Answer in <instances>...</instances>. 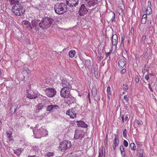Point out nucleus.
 <instances>
[{
	"mask_svg": "<svg viewBox=\"0 0 157 157\" xmlns=\"http://www.w3.org/2000/svg\"><path fill=\"white\" fill-rule=\"evenodd\" d=\"M54 20L49 17H47L43 19L40 21L38 19H34L32 21L33 25H34L33 30L34 33H37L39 30V28L42 29H46L50 27L53 23Z\"/></svg>",
	"mask_w": 157,
	"mask_h": 157,
	"instance_id": "1",
	"label": "nucleus"
},
{
	"mask_svg": "<svg viewBox=\"0 0 157 157\" xmlns=\"http://www.w3.org/2000/svg\"><path fill=\"white\" fill-rule=\"evenodd\" d=\"M12 11L16 16H21L23 14L25 9L22 4L19 2L18 1H16V3L12 6Z\"/></svg>",
	"mask_w": 157,
	"mask_h": 157,
	"instance_id": "2",
	"label": "nucleus"
},
{
	"mask_svg": "<svg viewBox=\"0 0 157 157\" xmlns=\"http://www.w3.org/2000/svg\"><path fill=\"white\" fill-rule=\"evenodd\" d=\"M54 9L56 13L58 14H64L67 10V5L63 3L56 4Z\"/></svg>",
	"mask_w": 157,
	"mask_h": 157,
	"instance_id": "3",
	"label": "nucleus"
},
{
	"mask_svg": "<svg viewBox=\"0 0 157 157\" xmlns=\"http://www.w3.org/2000/svg\"><path fill=\"white\" fill-rule=\"evenodd\" d=\"M35 129L33 130L34 134L36 132V135L37 136V138H40L41 137L45 136L48 134V132L46 129L41 128L37 130L38 128L36 126L35 128Z\"/></svg>",
	"mask_w": 157,
	"mask_h": 157,
	"instance_id": "4",
	"label": "nucleus"
},
{
	"mask_svg": "<svg viewBox=\"0 0 157 157\" xmlns=\"http://www.w3.org/2000/svg\"><path fill=\"white\" fill-rule=\"evenodd\" d=\"M71 144L70 141L64 140L60 143L59 147V150L62 151H64L67 148L71 147Z\"/></svg>",
	"mask_w": 157,
	"mask_h": 157,
	"instance_id": "5",
	"label": "nucleus"
},
{
	"mask_svg": "<svg viewBox=\"0 0 157 157\" xmlns=\"http://www.w3.org/2000/svg\"><path fill=\"white\" fill-rule=\"evenodd\" d=\"M71 89L67 88L65 87H63L61 90L60 95L62 97L65 98H74L70 93Z\"/></svg>",
	"mask_w": 157,
	"mask_h": 157,
	"instance_id": "6",
	"label": "nucleus"
},
{
	"mask_svg": "<svg viewBox=\"0 0 157 157\" xmlns=\"http://www.w3.org/2000/svg\"><path fill=\"white\" fill-rule=\"evenodd\" d=\"M27 98H41L42 95L39 94H36L32 90H27L26 92Z\"/></svg>",
	"mask_w": 157,
	"mask_h": 157,
	"instance_id": "7",
	"label": "nucleus"
},
{
	"mask_svg": "<svg viewBox=\"0 0 157 157\" xmlns=\"http://www.w3.org/2000/svg\"><path fill=\"white\" fill-rule=\"evenodd\" d=\"M33 20H32L31 21V24L29 21H22V24L25 25H26L25 27L27 29H29V30L31 31H33V33H34L35 31L33 30V26L34 25H33Z\"/></svg>",
	"mask_w": 157,
	"mask_h": 157,
	"instance_id": "8",
	"label": "nucleus"
},
{
	"mask_svg": "<svg viewBox=\"0 0 157 157\" xmlns=\"http://www.w3.org/2000/svg\"><path fill=\"white\" fill-rule=\"evenodd\" d=\"M45 92L46 95L50 98L53 97L56 94V92L55 89L53 88L46 89Z\"/></svg>",
	"mask_w": 157,
	"mask_h": 157,
	"instance_id": "9",
	"label": "nucleus"
},
{
	"mask_svg": "<svg viewBox=\"0 0 157 157\" xmlns=\"http://www.w3.org/2000/svg\"><path fill=\"white\" fill-rule=\"evenodd\" d=\"M88 10L84 4L81 5L79 8L78 14L80 16H83L87 14Z\"/></svg>",
	"mask_w": 157,
	"mask_h": 157,
	"instance_id": "10",
	"label": "nucleus"
},
{
	"mask_svg": "<svg viewBox=\"0 0 157 157\" xmlns=\"http://www.w3.org/2000/svg\"><path fill=\"white\" fill-rule=\"evenodd\" d=\"M66 4L70 6L73 7L77 6L79 0H66Z\"/></svg>",
	"mask_w": 157,
	"mask_h": 157,
	"instance_id": "11",
	"label": "nucleus"
},
{
	"mask_svg": "<svg viewBox=\"0 0 157 157\" xmlns=\"http://www.w3.org/2000/svg\"><path fill=\"white\" fill-rule=\"evenodd\" d=\"M86 2V6L88 7L94 6L95 5L98 4V0H85Z\"/></svg>",
	"mask_w": 157,
	"mask_h": 157,
	"instance_id": "12",
	"label": "nucleus"
},
{
	"mask_svg": "<svg viewBox=\"0 0 157 157\" xmlns=\"http://www.w3.org/2000/svg\"><path fill=\"white\" fill-rule=\"evenodd\" d=\"M66 114L69 115L71 117L74 118L76 116L75 108L71 109L67 111Z\"/></svg>",
	"mask_w": 157,
	"mask_h": 157,
	"instance_id": "13",
	"label": "nucleus"
},
{
	"mask_svg": "<svg viewBox=\"0 0 157 157\" xmlns=\"http://www.w3.org/2000/svg\"><path fill=\"white\" fill-rule=\"evenodd\" d=\"M61 83L63 87H65L69 89H71L72 88V86L71 84L66 79H63Z\"/></svg>",
	"mask_w": 157,
	"mask_h": 157,
	"instance_id": "14",
	"label": "nucleus"
},
{
	"mask_svg": "<svg viewBox=\"0 0 157 157\" xmlns=\"http://www.w3.org/2000/svg\"><path fill=\"white\" fill-rule=\"evenodd\" d=\"M81 133L82 132H81L76 130L75 131V134L74 136V138L76 139H78L80 138H83L84 135L83 134H82Z\"/></svg>",
	"mask_w": 157,
	"mask_h": 157,
	"instance_id": "15",
	"label": "nucleus"
},
{
	"mask_svg": "<svg viewBox=\"0 0 157 157\" xmlns=\"http://www.w3.org/2000/svg\"><path fill=\"white\" fill-rule=\"evenodd\" d=\"M126 65L125 59H121L118 62V65L120 68H123Z\"/></svg>",
	"mask_w": 157,
	"mask_h": 157,
	"instance_id": "16",
	"label": "nucleus"
},
{
	"mask_svg": "<svg viewBox=\"0 0 157 157\" xmlns=\"http://www.w3.org/2000/svg\"><path fill=\"white\" fill-rule=\"evenodd\" d=\"M112 44L116 46L118 43V37L116 34L113 35L112 36Z\"/></svg>",
	"mask_w": 157,
	"mask_h": 157,
	"instance_id": "17",
	"label": "nucleus"
},
{
	"mask_svg": "<svg viewBox=\"0 0 157 157\" xmlns=\"http://www.w3.org/2000/svg\"><path fill=\"white\" fill-rule=\"evenodd\" d=\"M148 6L150 5V6L148 7L147 8L146 11V13L147 15H149L151 14L152 13V9L150 7L151 4V2L150 1H148Z\"/></svg>",
	"mask_w": 157,
	"mask_h": 157,
	"instance_id": "18",
	"label": "nucleus"
},
{
	"mask_svg": "<svg viewBox=\"0 0 157 157\" xmlns=\"http://www.w3.org/2000/svg\"><path fill=\"white\" fill-rule=\"evenodd\" d=\"M77 125L79 126H80L82 127H84L86 128L87 127V125L83 121H77Z\"/></svg>",
	"mask_w": 157,
	"mask_h": 157,
	"instance_id": "19",
	"label": "nucleus"
},
{
	"mask_svg": "<svg viewBox=\"0 0 157 157\" xmlns=\"http://www.w3.org/2000/svg\"><path fill=\"white\" fill-rule=\"evenodd\" d=\"M22 151H23L22 149L19 148L16 150H13V152L17 156H19L21 154Z\"/></svg>",
	"mask_w": 157,
	"mask_h": 157,
	"instance_id": "20",
	"label": "nucleus"
},
{
	"mask_svg": "<svg viewBox=\"0 0 157 157\" xmlns=\"http://www.w3.org/2000/svg\"><path fill=\"white\" fill-rule=\"evenodd\" d=\"M115 139L113 142V144L114 145H116V146H118L119 143V141L118 140V135H115Z\"/></svg>",
	"mask_w": 157,
	"mask_h": 157,
	"instance_id": "21",
	"label": "nucleus"
},
{
	"mask_svg": "<svg viewBox=\"0 0 157 157\" xmlns=\"http://www.w3.org/2000/svg\"><path fill=\"white\" fill-rule=\"evenodd\" d=\"M43 103H39L36 106V112H38L43 107Z\"/></svg>",
	"mask_w": 157,
	"mask_h": 157,
	"instance_id": "22",
	"label": "nucleus"
},
{
	"mask_svg": "<svg viewBox=\"0 0 157 157\" xmlns=\"http://www.w3.org/2000/svg\"><path fill=\"white\" fill-rule=\"evenodd\" d=\"M8 136V138L9 139V140L10 141L11 143L13 142V138L12 136V133H9V132H6Z\"/></svg>",
	"mask_w": 157,
	"mask_h": 157,
	"instance_id": "23",
	"label": "nucleus"
},
{
	"mask_svg": "<svg viewBox=\"0 0 157 157\" xmlns=\"http://www.w3.org/2000/svg\"><path fill=\"white\" fill-rule=\"evenodd\" d=\"M151 53V49L150 48H147L145 51V56L148 57L150 55Z\"/></svg>",
	"mask_w": 157,
	"mask_h": 157,
	"instance_id": "24",
	"label": "nucleus"
},
{
	"mask_svg": "<svg viewBox=\"0 0 157 157\" xmlns=\"http://www.w3.org/2000/svg\"><path fill=\"white\" fill-rule=\"evenodd\" d=\"M107 91L108 93V98H110L111 97V88L110 86H108L107 87Z\"/></svg>",
	"mask_w": 157,
	"mask_h": 157,
	"instance_id": "25",
	"label": "nucleus"
},
{
	"mask_svg": "<svg viewBox=\"0 0 157 157\" xmlns=\"http://www.w3.org/2000/svg\"><path fill=\"white\" fill-rule=\"evenodd\" d=\"M17 107L16 105L12 106L10 107V110L11 113H14L16 111Z\"/></svg>",
	"mask_w": 157,
	"mask_h": 157,
	"instance_id": "26",
	"label": "nucleus"
},
{
	"mask_svg": "<svg viewBox=\"0 0 157 157\" xmlns=\"http://www.w3.org/2000/svg\"><path fill=\"white\" fill-rule=\"evenodd\" d=\"M75 51L74 50L70 51L69 52V55L70 57L72 58L74 57V55L75 54Z\"/></svg>",
	"mask_w": 157,
	"mask_h": 157,
	"instance_id": "27",
	"label": "nucleus"
},
{
	"mask_svg": "<svg viewBox=\"0 0 157 157\" xmlns=\"http://www.w3.org/2000/svg\"><path fill=\"white\" fill-rule=\"evenodd\" d=\"M90 62L89 60H86L85 62L84 65L86 67H88L90 65Z\"/></svg>",
	"mask_w": 157,
	"mask_h": 157,
	"instance_id": "28",
	"label": "nucleus"
},
{
	"mask_svg": "<svg viewBox=\"0 0 157 157\" xmlns=\"http://www.w3.org/2000/svg\"><path fill=\"white\" fill-rule=\"evenodd\" d=\"M130 147L132 150H135L136 149V146L135 144L133 143L130 144Z\"/></svg>",
	"mask_w": 157,
	"mask_h": 157,
	"instance_id": "29",
	"label": "nucleus"
},
{
	"mask_svg": "<svg viewBox=\"0 0 157 157\" xmlns=\"http://www.w3.org/2000/svg\"><path fill=\"white\" fill-rule=\"evenodd\" d=\"M104 149V147H101L99 150V155L98 157H100L101 153H103V150Z\"/></svg>",
	"mask_w": 157,
	"mask_h": 157,
	"instance_id": "30",
	"label": "nucleus"
},
{
	"mask_svg": "<svg viewBox=\"0 0 157 157\" xmlns=\"http://www.w3.org/2000/svg\"><path fill=\"white\" fill-rule=\"evenodd\" d=\"M52 107V105H48L47 107V110L49 111H50L52 110V109H53V108Z\"/></svg>",
	"mask_w": 157,
	"mask_h": 157,
	"instance_id": "31",
	"label": "nucleus"
},
{
	"mask_svg": "<svg viewBox=\"0 0 157 157\" xmlns=\"http://www.w3.org/2000/svg\"><path fill=\"white\" fill-rule=\"evenodd\" d=\"M122 88L124 90L126 91L128 89V85L125 84L123 85Z\"/></svg>",
	"mask_w": 157,
	"mask_h": 157,
	"instance_id": "32",
	"label": "nucleus"
},
{
	"mask_svg": "<svg viewBox=\"0 0 157 157\" xmlns=\"http://www.w3.org/2000/svg\"><path fill=\"white\" fill-rule=\"evenodd\" d=\"M52 107L53 108V109H52L53 111H54L55 109H59V107L58 105H52Z\"/></svg>",
	"mask_w": 157,
	"mask_h": 157,
	"instance_id": "33",
	"label": "nucleus"
},
{
	"mask_svg": "<svg viewBox=\"0 0 157 157\" xmlns=\"http://www.w3.org/2000/svg\"><path fill=\"white\" fill-rule=\"evenodd\" d=\"M123 144H124V146L125 147H127L128 146V143L126 140H124V141H123Z\"/></svg>",
	"mask_w": 157,
	"mask_h": 157,
	"instance_id": "34",
	"label": "nucleus"
},
{
	"mask_svg": "<svg viewBox=\"0 0 157 157\" xmlns=\"http://www.w3.org/2000/svg\"><path fill=\"white\" fill-rule=\"evenodd\" d=\"M54 153L53 152H49L46 153V155L48 157L52 156L54 155Z\"/></svg>",
	"mask_w": 157,
	"mask_h": 157,
	"instance_id": "35",
	"label": "nucleus"
},
{
	"mask_svg": "<svg viewBox=\"0 0 157 157\" xmlns=\"http://www.w3.org/2000/svg\"><path fill=\"white\" fill-rule=\"evenodd\" d=\"M127 131L126 129H124L123 132V136L125 138L127 136Z\"/></svg>",
	"mask_w": 157,
	"mask_h": 157,
	"instance_id": "36",
	"label": "nucleus"
},
{
	"mask_svg": "<svg viewBox=\"0 0 157 157\" xmlns=\"http://www.w3.org/2000/svg\"><path fill=\"white\" fill-rule=\"evenodd\" d=\"M115 15L114 13H112V18L110 19V21L112 22H113V20L115 19Z\"/></svg>",
	"mask_w": 157,
	"mask_h": 157,
	"instance_id": "37",
	"label": "nucleus"
},
{
	"mask_svg": "<svg viewBox=\"0 0 157 157\" xmlns=\"http://www.w3.org/2000/svg\"><path fill=\"white\" fill-rule=\"evenodd\" d=\"M147 21V18H142L141 20V22L143 24H145Z\"/></svg>",
	"mask_w": 157,
	"mask_h": 157,
	"instance_id": "38",
	"label": "nucleus"
},
{
	"mask_svg": "<svg viewBox=\"0 0 157 157\" xmlns=\"http://www.w3.org/2000/svg\"><path fill=\"white\" fill-rule=\"evenodd\" d=\"M73 102V101L72 100H67V101H66V103L68 104V105L71 104Z\"/></svg>",
	"mask_w": 157,
	"mask_h": 157,
	"instance_id": "39",
	"label": "nucleus"
},
{
	"mask_svg": "<svg viewBox=\"0 0 157 157\" xmlns=\"http://www.w3.org/2000/svg\"><path fill=\"white\" fill-rule=\"evenodd\" d=\"M120 149L121 151V152H124V148L123 146L122 145H121L120 146Z\"/></svg>",
	"mask_w": 157,
	"mask_h": 157,
	"instance_id": "40",
	"label": "nucleus"
},
{
	"mask_svg": "<svg viewBox=\"0 0 157 157\" xmlns=\"http://www.w3.org/2000/svg\"><path fill=\"white\" fill-rule=\"evenodd\" d=\"M146 36H142V41L143 42V43L144 44L145 43V39H146Z\"/></svg>",
	"mask_w": 157,
	"mask_h": 157,
	"instance_id": "41",
	"label": "nucleus"
},
{
	"mask_svg": "<svg viewBox=\"0 0 157 157\" xmlns=\"http://www.w3.org/2000/svg\"><path fill=\"white\" fill-rule=\"evenodd\" d=\"M98 58L100 60H101V59H103L104 58L103 56H102V55L100 54V56H98Z\"/></svg>",
	"mask_w": 157,
	"mask_h": 157,
	"instance_id": "42",
	"label": "nucleus"
},
{
	"mask_svg": "<svg viewBox=\"0 0 157 157\" xmlns=\"http://www.w3.org/2000/svg\"><path fill=\"white\" fill-rule=\"evenodd\" d=\"M139 79L138 76H136L135 78V81L137 83H138L139 82Z\"/></svg>",
	"mask_w": 157,
	"mask_h": 157,
	"instance_id": "43",
	"label": "nucleus"
},
{
	"mask_svg": "<svg viewBox=\"0 0 157 157\" xmlns=\"http://www.w3.org/2000/svg\"><path fill=\"white\" fill-rule=\"evenodd\" d=\"M136 123L138 125H140L142 124L141 123L139 120H137L136 121Z\"/></svg>",
	"mask_w": 157,
	"mask_h": 157,
	"instance_id": "44",
	"label": "nucleus"
},
{
	"mask_svg": "<svg viewBox=\"0 0 157 157\" xmlns=\"http://www.w3.org/2000/svg\"><path fill=\"white\" fill-rule=\"evenodd\" d=\"M148 85L149 88L150 89V90L151 92H153V90L152 87L151 86L150 84V83L148 84Z\"/></svg>",
	"mask_w": 157,
	"mask_h": 157,
	"instance_id": "45",
	"label": "nucleus"
},
{
	"mask_svg": "<svg viewBox=\"0 0 157 157\" xmlns=\"http://www.w3.org/2000/svg\"><path fill=\"white\" fill-rule=\"evenodd\" d=\"M26 72L27 74V75L28 76L29 74L30 73V71L28 68H26Z\"/></svg>",
	"mask_w": 157,
	"mask_h": 157,
	"instance_id": "46",
	"label": "nucleus"
},
{
	"mask_svg": "<svg viewBox=\"0 0 157 157\" xmlns=\"http://www.w3.org/2000/svg\"><path fill=\"white\" fill-rule=\"evenodd\" d=\"M121 154L122 157H125V154L124 151V152H121Z\"/></svg>",
	"mask_w": 157,
	"mask_h": 157,
	"instance_id": "47",
	"label": "nucleus"
},
{
	"mask_svg": "<svg viewBox=\"0 0 157 157\" xmlns=\"http://www.w3.org/2000/svg\"><path fill=\"white\" fill-rule=\"evenodd\" d=\"M149 74L150 75H151V76H155V73L153 72H151V73H149Z\"/></svg>",
	"mask_w": 157,
	"mask_h": 157,
	"instance_id": "48",
	"label": "nucleus"
},
{
	"mask_svg": "<svg viewBox=\"0 0 157 157\" xmlns=\"http://www.w3.org/2000/svg\"><path fill=\"white\" fill-rule=\"evenodd\" d=\"M126 71V69H123L121 71V73L122 74H124L125 73Z\"/></svg>",
	"mask_w": 157,
	"mask_h": 157,
	"instance_id": "49",
	"label": "nucleus"
},
{
	"mask_svg": "<svg viewBox=\"0 0 157 157\" xmlns=\"http://www.w3.org/2000/svg\"><path fill=\"white\" fill-rule=\"evenodd\" d=\"M145 78L147 80H148L149 79V77L148 76V74L146 75L145 76Z\"/></svg>",
	"mask_w": 157,
	"mask_h": 157,
	"instance_id": "50",
	"label": "nucleus"
},
{
	"mask_svg": "<svg viewBox=\"0 0 157 157\" xmlns=\"http://www.w3.org/2000/svg\"><path fill=\"white\" fill-rule=\"evenodd\" d=\"M131 33L132 34L134 33V28L133 27H132L131 28Z\"/></svg>",
	"mask_w": 157,
	"mask_h": 157,
	"instance_id": "51",
	"label": "nucleus"
},
{
	"mask_svg": "<svg viewBox=\"0 0 157 157\" xmlns=\"http://www.w3.org/2000/svg\"><path fill=\"white\" fill-rule=\"evenodd\" d=\"M9 1H10V2H11V5H12V4H13L12 3V2H13V1L14 2V3L15 4V3H16V1L17 0H9Z\"/></svg>",
	"mask_w": 157,
	"mask_h": 157,
	"instance_id": "52",
	"label": "nucleus"
},
{
	"mask_svg": "<svg viewBox=\"0 0 157 157\" xmlns=\"http://www.w3.org/2000/svg\"><path fill=\"white\" fill-rule=\"evenodd\" d=\"M121 39H122V40L124 41V38H125L124 35H122L121 36Z\"/></svg>",
	"mask_w": 157,
	"mask_h": 157,
	"instance_id": "53",
	"label": "nucleus"
},
{
	"mask_svg": "<svg viewBox=\"0 0 157 157\" xmlns=\"http://www.w3.org/2000/svg\"><path fill=\"white\" fill-rule=\"evenodd\" d=\"M142 18H147V14H144L142 17Z\"/></svg>",
	"mask_w": 157,
	"mask_h": 157,
	"instance_id": "54",
	"label": "nucleus"
},
{
	"mask_svg": "<svg viewBox=\"0 0 157 157\" xmlns=\"http://www.w3.org/2000/svg\"><path fill=\"white\" fill-rule=\"evenodd\" d=\"M117 146H116V145H113L112 147H113V150H114L115 149L116 147Z\"/></svg>",
	"mask_w": 157,
	"mask_h": 157,
	"instance_id": "55",
	"label": "nucleus"
},
{
	"mask_svg": "<svg viewBox=\"0 0 157 157\" xmlns=\"http://www.w3.org/2000/svg\"><path fill=\"white\" fill-rule=\"evenodd\" d=\"M110 51H111V50H110V51L109 52L107 53H106L107 57H108L111 53Z\"/></svg>",
	"mask_w": 157,
	"mask_h": 157,
	"instance_id": "56",
	"label": "nucleus"
},
{
	"mask_svg": "<svg viewBox=\"0 0 157 157\" xmlns=\"http://www.w3.org/2000/svg\"><path fill=\"white\" fill-rule=\"evenodd\" d=\"M94 73L95 74V75H97L98 74V72L97 71L95 70H94Z\"/></svg>",
	"mask_w": 157,
	"mask_h": 157,
	"instance_id": "57",
	"label": "nucleus"
},
{
	"mask_svg": "<svg viewBox=\"0 0 157 157\" xmlns=\"http://www.w3.org/2000/svg\"><path fill=\"white\" fill-rule=\"evenodd\" d=\"M26 68H25L24 69L23 71V73L24 74L26 72Z\"/></svg>",
	"mask_w": 157,
	"mask_h": 157,
	"instance_id": "58",
	"label": "nucleus"
},
{
	"mask_svg": "<svg viewBox=\"0 0 157 157\" xmlns=\"http://www.w3.org/2000/svg\"><path fill=\"white\" fill-rule=\"evenodd\" d=\"M45 114L44 113H43V114H42L41 115H40L39 116V117H44V116H45Z\"/></svg>",
	"mask_w": 157,
	"mask_h": 157,
	"instance_id": "59",
	"label": "nucleus"
},
{
	"mask_svg": "<svg viewBox=\"0 0 157 157\" xmlns=\"http://www.w3.org/2000/svg\"><path fill=\"white\" fill-rule=\"evenodd\" d=\"M140 153L139 155H140V157H141V155H142V153L143 154V150H140Z\"/></svg>",
	"mask_w": 157,
	"mask_h": 157,
	"instance_id": "60",
	"label": "nucleus"
},
{
	"mask_svg": "<svg viewBox=\"0 0 157 157\" xmlns=\"http://www.w3.org/2000/svg\"><path fill=\"white\" fill-rule=\"evenodd\" d=\"M102 153V157H105V152H104V153H103H103Z\"/></svg>",
	"mask_w": 157,
	"mask_h": 157,
	"instance_id": "61",
	"label": "nucleus"
},
{
	"mask_svg": "<svg viewBox=\"0 0 157 157\" xmlns=\"http://www.w3.org/2000/svg\"><path fill=\"white\" fill-rule=\"evenodd\" d=\"M103 53V51H101L100 52H98V53L100 55V54H101V55H102V53Z\"/></svg>",
	"mask_w": 157,
	"mask_h": 157,
	"instance_id": "62",
	"label": "nucleus"
},
{
	"mask_svg": "<svg viewBox=\"0 0 157 157\" xmlns=\"http://www.w3.org/2000/svg\"><path fill=\"white\" fill-rule=\"evenodd\" d=\"M136 144L137 145H139V146H140L141 145V144L139 142H137L136 143Z\"/></svg>",
	"mask_w": 157,
	"mask_h": 157,
	"instance_id": "63",
	"label": "nucleus"
},
{
	"mask_svg": "<svg viewBox=\"0 0 157 157\" xmlns=\"http://www.w3.org/2000/svg\"><path fill=\"white\" fill-rule=\"evenodd\" d=\"M124 100L126 103H128V99H124Z\"/></svg>",
	"mask_w": 157,
	"mask_h": 157,
	"instance_id": "64",
	"label": "nucleus"
}]
</instances>
